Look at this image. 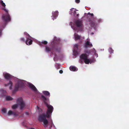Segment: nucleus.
I'll use <instances>...</instances> for the list:
<instances>
[{"mask_svg": "<svg viewBox=\"0 0 129 129\" xmlns=\"http://www.w3.org/2000/svg\"><path fill=\"white\" fill-rule=\"evenodd\" d=\"M59 72L60 74H62L63 73V71L62 70H60L59 71Z\"/></svg>", "mask_w": 129, "mask_h": 129, "instance_id": "obj_27", "label": "nucleus"}, {"mask_svg": "<svg viewBox=\"0 0 129 129\" xmlns=\"http://www.w3.org/2000/svg\"><path fill=\"white\" fill-rule=\"evenodd\" d=\"M74 38L75 40H76L79 39L80 38V36L77 34L75 33L74 34Z\"/></svg>", "mask_w": 129, "mask_h": 129, "instance_id": "obj_15", "label": "nucleus"}, {"mask_svg": "<svg viewBox=\"0 0 129 129\" xmlns=\"http://www.w3.org/2000/svg\"><path fill=\"white\" fill-rule=\"evenodd\" d=\"M90 15L91 16H93V14L92 13H91H91Z\"/></svg>", "mask_w": 129, "mask_h": 129, "instance_id": "obj_31", "label": "nucleus"}, {"mask_svg": "<svg viewBox=\"0 0 129 129\" xmlns=\"http://www.w3.org/2000/svg\"><path fill=\"white\" fill-rule=\"evenodd\" d=\"M71 27H72V28H73V29H74V30H75V29H74V28H73V26H71Z\"/></svg>", "mask_w": 129, "mask_h": 129, "instance_id": "obj_34", "label": "nucleus"}, {"mask_svg": "<svg viewBox=\"0 0 129 129\" xmlns=\"http://www.w3.org/2000/svg\"><path fill=\"white\" fill-rule=\"evenodd\" d=\"M4 92H5H5H6V91H4Z\"/></svg>", "mask_w": 129, "mask_h": 129, "instance_id": "obj_37", "label": "nucleus"}, {"mask_svg": "<svg viewBox=\"0 0 129 129\" xmlns=\"http://www.w3.org/2000/svg\"><path fill=\"white\" fill-rule=\"evenodd\" d=\"M30 129H35L34 128H30Z\"/></svg>", "mask_w": 129, "mask_h": 129, "instance_id": "obj_36", "label": "nucleus"}, {"mask_svg": "<svg viewBox=\"0 0 129 129\" xmlns=\"http://www.w3.org/2000/svg\"><path fill=\"white\" fill-rule=\"evenodd\" d=\"M69 68L70 70L72 71H77L78 70V69L74 66H71Z\"/></svg>", "mask_w": 129, "mask_h": 129, "instance_id": "obj_14", "label": "nucleus"}, {"mask_svg": "<svg viewBox=\"0 0 129 129\" xmlns=\"http://www.w3.org/2000/svg\"><path fill=\"white\" fill-rule=\"evenodd\" d=\"M4 10L6 12V15H4L3 16V20L5 21H10L11 18L7 11L5 9H4Z\"/></svg>", "mask_w": 129, "mask_h": 129, "instance_id": "obj_6", "label": "nucleus"}, {"mask_svg": "<svg viewBox=\"0 0 129 129\" xmlns=\"http://www.w3.org/2000/svg\"><path fill=\"white\" fill-rule=\"evenodd\" d=\"M43 93L44 94L46 95H48L49 97L50 96V93L47 91H43Z\"/></svg>", "mask_w": 129, "mask_h": 129, "instance_id": "obj_16", "label": "nucleus"}, {"mask_svg": "<svg viewBox=\"0 0 129 129\" xmlns=\"http://www.w3.org/2000/svg\"><path fill=\"white\" fill-rule=\"evenodd\" d=\"M17 104L14 105L12 106V108L15 109L18 107H19L20 109H22L24 108L25 105L21 98L18 99L17 101Z\"/></svg>", "mask_w": 129, "mask_h": 129, "instance_id": "obj_4", "label": "nucleus"}, {"mask_svg": "<svg viewBox=\"0 0 129 129\" xmlns=\"http://www.w3.org/2000/svg\"><path fill=\"white\" fill-rule=\"evenodd\" d=\"M77 11L76 9L74 8H72L70 10V11L69 12V14H72V11H74V13L73 14L75 15L76 14V11Z\"/></svg>", "mask_w": 129, "mask_h": 129, "instance_id": "obj_13", "label": "nucleus"}, {"mask_svg": "<svg viewBox=\"0 0 129 129\" xmlns=\"http://www.w3.org/2000/svg\"><path fill=\"white\" fill-rule=\"evenodd\" d=\"M50 122L51 123V125H52V124L53 125V122H52V120H51V122Z\"/></svg>", "mask_w": 129, "mask_h": 129, "instance_id": "obj_28", "label": "nucleus"}, {"mask_svg": "<svg viewBox=\"0 0 129 129\" xmlns=\"http://www.w3.org/2000/svg\"><path fill=\"white\" fill-rule=\"evenodd\" d=\"M0 4L3 7H5L6 5L3 2V1L0 0Z\"/></svg>", "mask_w": 129, "mask_h": 129, "instance_id": "obj_19", "label": "nucleus"}, {"mask_svg": "<svg viewBox=\"0 0 129 129\" xmlns=\"http://www.w3.org/2000/svg\"><path fill=\"white\" fill-rule=\"evenodd\" d=\"M13 98L10 96H7L6 97V99L7 100H12Z\"/></svg>", "mask_w": 129, "mask_h": 129, "instance_id": "obj_20", "label": "nucleus"}, {"mask_svg": "<svg viewBox=\"0 0 129 129\" xmlns=\"http://www.w3.org/2000/svg\"><path fill=\"white\" fill-rule=\"evenodd\" d=\"M85 52L86 53L85 54H82L80 56V59L79 62L81 63L82 60H84V62L86 64H88L89 63H91L93 62L91 60H89L87 58V54L89 55L90 54L92 53V54H94L95 57H97L98 56V54L96 53V51L94 48H93L92 50V51L90 52V51H86ZM94 61H93V62Z\"/></svg>", "mask_w": 129, "mask_h": 129, "instance_id": "obj_1", "label": "nucleus"}, {"mask_svg": "<svg viewBox=\"0 0 129 129\" xmlns=\"http://www.w3.org/2000/svg\"><path fill=\"white\" fill-rule=\"evenodd\" d=\"M24 35H27V40L26 41V43L27 45H31L32 43V41L29 38H28V37H29L30 36L29 35L27 34L26 32L24 33Z\"/></svg>", "mask_w": 129, "mask_h": 129, "instance_id": "obj_7", "label": "nucleus"}, {"mask_svg": "<svg viewBox=\"0 0 129 129\" xmlns=\"http://www.w3.org/2000/svg\"><path fill=\"white\" fill-rule=\"evenodd\" d=\"M7 111L6 109V108H3L2 110V112L3 113H5Z\"/></svg>", "mask_w": 129, "mask_h": 129, "instance_id": "obj_21", "label": "nucleus"}, {"mask_svg": "<svg viewBox=\"0 0 129 129\" xmlns=\"http://www.w3.org/2000/svg\"><path fill=\"white\" fill-rule=\"evenodd\" d=\"M75 2L77 3H79L80 2V0H75Z\"/></svg>", "mask_w": 129, "mask_h": 129, "instance_id": "obj_26", "label": "nucleus"}, {"mask_svg": "<svg viewBox=\"0 0 129 129\" xmlns=\"http://www.w3.org/2000/svg\"><path fill=\"white\" fill-rule=\"evenodd\" d=\"M46 50L47 52H48L50 51V49L48 47H46Z\"/></svg>", "mask_w": 129, "mask_h": 129, "instance_id": "obj_23", "label": "nucleus"}, {"mask_svg": "<svg viewBox=\"0 0 129 129\" xmlns=\"http://www.w3.org/2000/svg\"><path fill=\"white\" fill-rule=\"evenodd\" d=\"M42 98L44 102L46 104L48 108L46 114V116L47 118H49L51 116L52 113L53 111V108L52 106L46 103L45 101L46 100V98L43 95L42 96Z\"/></svg>", "mask_w": 129, "mask_h": 129, "instance_id": "obj_3", "label": "nucleus"}, {"mask_svg": "<svg viewBox=\"0 0 129 129\" xmlns=\"http://www.w3.org/2000/svg\"><path fill=\"white\" fill-rule=\"evenodd\" d=\"M55 58H54V60H55Z\"/></svg>", "mask_w": 129, "mask_h": 129, "instance_id": "obj_38", "label": "nucleus"}, {"mask_svg": "<svg viewBox=\"0 0 129 129\" xmlns=\"http://www.w3.org/2000/svg\"><path fill=\"white\" fill-rule=\"evenodd\" d=\"M46 117H47L46 116V115L43 114L40 115L39 118V120L43 122V125L45 127L47 126L50 123V122H48L47 120L45 118Z\"/></svg>", "mask_w": 129, "mask_h": 129, "instance_id": "obj_5", "label": "nucleus"}, {"mask_svg": "<svg viewBox=\"0 0 129 129\" xmlns=\"http://www.w3.org/2000/svg\"><path fill=\"white\" fill-rule=\"evenodd\" d=\"M71 12H72V14H73L74 13V11H72Z\"/></svg>", "mask_w": 129, "mask_h": 129, "instance_id": "obj_32", "label": "nucleus"}, {"mask_svg": "<svg viewBox=\"0 0 129 129\" xmlns=\"http://www.w3.org/2000/svg\"><path fill=\"white\" fill-rule=\"evenodd\" d=\"M88 15H90L91 13H88Z\"/></svg>", "mask_w": 129, "mask_h": 129, "instance_id": "obj_33", "label": "nucleus"}, {"mask_svg": "<svg viewBox=\"0 0 129 129\" xmlns=\"http://www.w3.org/2000/svg\"><path fill=\"white\" fill-rule=\"evenodd\" d=\"M78 15H79V14H77V16H78Z\"/></svg>", "mask_w": 129, "mask_h": 129, "instance_id": "obj_35", "label": "nucleus"}, {"mask_svg": "<svg viewBox=\"0 0 129 129\" xmlns=\"http://www.w3.org/2000/svg\"><path fill=\"white\" fill-rule=\"evenodd\" d=\"M2 34H1V30H0V36Z\"/></svg>", "mask_w": 129, "mask_h": 129, "instance_id": "obj_30", "label": "nucleus"}, {"mask_svg": "<svg viewBox=\"0 0 129 129\" xmlns=\"http://www.w3.org/2000/svg\"><path fill=\"white\" fill-rule=\"evenodd\" d=\"M8 114L9 115H15L14 113L11 110H10L9 111L8 113Z\"/></svg>", "mask_w": 129, "mask_h": 129, "instance_id": "obj_18", "label": "nucleus"}, {"mask_svg": "<svg viewBox=\"0 0 129 129\" xmlns=\"http://www.w3.org/2000/svg\"><path fill=\"white\" fill-rule=\"evenodd\" d=\"M3 75L5 79H9L12 78L11 76L8 73L6 72L3 73Z\"/></svg>", "mask_w": 129, "mask_h": 129, "instance_id": "obj_10", "label": "nucleus"}, {"mask_svg": "<svg viewBox=\"0 0 129 129\" xmlns=\"http://www.w3.org/2000/svg\"><path fill=\"white\" fill-rule=\"evenodd\" d=\"M92 46V44L90 43L89 41L86 42L84 45V47L85 48H87L88 47H91Z\"/></svg>", "mask_w": 129, "mask_h": 129, "instance_id": "obj_11", "label": "nucleus"}, {"mask_svg": "<svg viewBox=\"0 0 129 129\" xmlns=\"http://www.w3.org/2000/svg\"><path fill=\"white\" fill-rule=\"evenodd\" d=\"M109 51L110 53H113V50L111 48H110L109 49Z\"/></svg>", "mask_w": 129, "mask_h": 129, "instance_id": "obj_22", "label": "nucleus"}, {"mask_svg": "<svg viewBox=\"0 0 129 129\" xmlns=\"http://www.w3.org/2000/svg\"><path fill=\"white\" fill-rule=\"evenodd\" d=\"M36 109L39 111H42V110L38 106H37Z\"/></svg>", "mask_w": 129, "mask_h": 129, "instance_id": "obj_25", "label": "nucleus"}, {"mask_svg": "<svg viewBox=\"0 0 129 129\" xmlns=\"http://www.w3.org/2000/svg\"><path fill=\"white\" fill-rule=\"evenodd\" d=\"M78 45L77 44H76L74 45V49L73 50V53L74 55H77L78 54V53L77 50L78 49Z\"/></svg>", "mask_w": 129, "mask_h": 129, "instance_id": "obj_8", "label": "nucleus"}, {"mask_svg": "<svg viewBox=\"0 0 129 129\" xmlns=\"http://www.w3.org/2000/svg\"><path fill=\"white\" fill-rule=\"evenodd\" d=\"M21 40L22 41H24V39L23 38H22L21 39Z\"/></svg>", "mask_w": 129, "mask_h": 129, "instance_id": "obj_29", "label": "nucleus"}, {"mask_svg": "<svg viewBox=\"0 0 129 129\" xmlns=\"http://www.w3.org/2000/svg\"><path fill=\"white\" fill-rule=\"evenodd\" d=\"M58 12L57 11H55L54 12H53L52 13V18L53 20H54L57 16L58 15Z\"/></svg>", "mask_w": 129, "mask_h": 129, "instance_id": "obj_9", "label": "nucleus"}, {"mask_svg": "<svg viewBox=\"0 0 129 129\" xmlns=\"http://www.w3.org/2000/svg\"><path fill=\"white\" fill-rule=\"evenodd\" d=\"M12 83L11 81H10L8 85H6V86H9V89H12Z\"/></svg>", "mask_w": 129, "mask_h": 129, "instance_id": "obj_17", "label": "nucleus"}, {"mask_svg": "<svg viewBox=\"0 0 129 129\" xmlns=\"http://www.w3.org/2000/svg\"><path fill=\"white\" fill-rule=\"evenodd\" d=\"M76 23L78 27L82 26V22L81 21L77 20L76 21Z\"/></svg>", "mask_w": 129, "mask_h": 129, "instance_id": "obj_12", "label": "nucleus"}, {"mask_svg": "<svg viewBox=\"0 0 129 129\" xmlns=\"http://www.w3.org/2000/svg\"><path fill=\"white\" fill-rule=\"evenodd\" d=\"M47 41H42L41 43L42 44H47Z\"/></svg>", "mask_w": 129, "mask_h": 129, "instance_id": "obj_24", "label": "nucleus"}, {"mask_svg": "<svg viewBox=\"0 0 129 129\" xmlns=\"http://www.w3.org/2000/svg\"><path fill=\"white\" fill-rule=\"evenodd\" d=\"M24 83L27 84V85L34 91L35 92L37 91V89L34 85L31 83L27 82L23 80L19 82V84L16 85L15 89V90L17 91L19 89H21L23 85L24 84Z\"/></svg>", "mask_w": 129, "mask_h": 129, "instance_id": "obj_2", "label": "nucleus"}]
</instances>
